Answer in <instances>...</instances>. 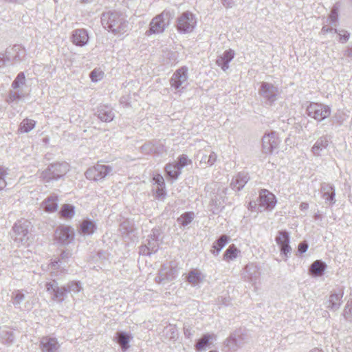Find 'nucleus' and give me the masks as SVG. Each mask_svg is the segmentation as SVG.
Instances as JSON below:
<instances>
[{
    "label": "nucleus",
    "instance_id": "42",
    "mask_svg": "<svg viewBox=\"0 0 352 352\" xmlns=\"http://www.w3.org/2000/svg\"><path fill=\"white\" fill-rule=\"evenodd\" d=\"M239 250L234 245H231L226 250L223 257L225 260H234L237 257Z\"/></svg>",
    "mask_w": 352,
    "mask_h": 352
},
{
    "label": "nucleus",
    "instance_id": "45",
    "mask_svg": "<svg viewBox=\"0 0 352 352\" xmlns=\"http://www.w3.org/2000/svg\"><path fill=\"white\" fill-rule=\"evenodd\" d=\"M338 20V10L336 7H333L330 12L329 18L327 19L326 23L331 25H336Z\"/></svg>",
    "mask_w": 352,
    "mask_h": 352
},
{
    "label": "nucleus",
    "instance_id": "64",
    "mask_svg": "<svg viewBox=\"0 0 352 352\" xmlns=\"http://www.w3.org/2000/svg\"><path fill=\"white\" fill-rule=\"evenodd\" d=\"M309 208V204L306 202H302L300 205V209L301 210H307Z\"/></svg>",
    "mask_w": 352,
    "mask_h": 352
},
{
    "label": "nucleus",
    "instance_id": "60",
    "mask_svg": "<svg viewBox=\"0 0 352 352\" xmlns=\"http://www.w3.org/2000/svg\"><path fill=\"white\" fill-rule=\"evenodd\" d=\"M154 180L155 181V183L157 184V186H164V180L161 175H157L156 177H154Z\"/></svg>",
    "mask_w": 352,
    "mask_h": 352
},
{
    "label": "nucleus",
    "instance_id": "5",
    "mask_svg": "<svg viewBox=\"0 0 352 352\" xmlns=\"http://www.w3.org/2000/svg\"><path fill=\"white\" fill-rule=\"evenodd\" d=\"M31 228V222L28 220H19L12 228L14 240L19 243L25 244L29 239V231Z\"/></svg>",
    "mask_w": 352,
    "mask_h": 352
},
{
    "label": "nucleus",
    "instance_id": "52",
    "mask_svg": "<svg viewBox=\"0 0 352 352\" xmlns=\"http://www.w3.org/2000/svg\"><path fill=\"white\" fill-rule=\"evenodd\" d=\"M104 73L98 69H94L90 73V78L94 82H97L101 80L103 77Z\"/></svg>",
    "mask_w": 352,
    "mask_h": 352
},
{
    "label": "nucleus",
    "instance_id": "51",
    "mask_svg": "<svg viewBox=\"0 0 352 352\" xmlns=\"http://www.w3.org/2000/svg\"><path fill=\"white\" fill-rule=\"evenodd\" d=\"M132 227L130 226L129 221H123L120 225V231L122 234H128L129 232H132Z\"/></svg>",
    "mask_w": 352,
    "mask_h": 352
},
{
    "label": "nucleus",
    "instance_id": "17",
    "mask_svg": "<svg viewBox=\"0 0 352 352\" xmlns=\"http://www.w3.org/2000/svg\"><path fill=\"white\" fill-rule=\"evenodd\" d=\"M276 243L279 245L281 254L285 256V260L289 257L292 248L289 245V235L285 230H280L275 239Z\"/></svg>",
    "mask_w": 352,
    "mask_h": 352
},
{
    "label": "nucleus",
    "instance_id": "59",
    "mask_svg": "<svg viewBox=\"0 0 352 352\" xmlns=\"http://www.w3.org/2000/svg\"><path fill=\"white\" fill-rule=\"evenodd\" d=\"M10 63L8 60H7V54L6 52L0 53V68Z\"/></svg>",
    "mask_w": 352,
    "mask_h": 352
},
{
    "label": "nucleus",
    "instance_id": "35",
    "mask_svg": "<svg viewBox=\"0 0 352 352\" xmlns=\"http://www.w3.org/2000/svg\"><path fill=\"white\" fill-rule=\"evenodd\" d=\"M204 278V276L202 274V273L197 270L193 269L192 270L187 276V280L188 282L191 284L192 285H197L201 282L203 281Z\"/></svg>",
    "mask_w": 352,
    "mask_h": 352
},
{
    "label": "nucleus",
    "instance_id": "31",
    "mask_svg": "<svg viewBox=\"0 0 352 352\" xmlns=\"http://www.w3.org/2000/svg\"><path fill=\"white\" fill-rule=\"evenodd\" d=\"M217 338L214 334H204L200 339H199L195 344V349L201 351L205 350L206 347Z\"/></svg>",
    "mask_w": 352,
    "mask_h": 352
},
{
    "label": "nucleus",
    "instance_id": "19",
    "mask_svg": "<svg viewBox=\"0 0 352 352\" xmlns=\"http://www.w3.org/2000/svg\"><path fill=\"white\" fill-rule=\"evenodd\" d=\"M280 143L276 132H271L263 137L262 146L263 153H271L276 148Z\"/></svg>",
    "mask_w": 352,
    "mask_h": 352
},
{
    "label": "nucleus",
    "instance_id": "43",
    "mask_svg": "<svg viewBox=\"0 0 352 352\" xmlns=\"http://www.w3.org/2000/svg\"><path fill=\"white\" fill-rule=\"evenodd\" d=\"M26 82L25 76L23 72H20L16 76V78L12 82L11 87L13 89H18L22 85H25Z\"/></svg>",
    "mask_w": 352,
    "mask_h": 352
},
{
    "label": "nucleus",
    "instance_id": "18",
    "mask_svg": "<svg viewBox=\"0 0 352 352\" xmlns=\"http://www.w3.org/2000/svg\"><path fill=\"white\" fill-rule=\"evenodd\" d=\"M7 54V60L10 64H14L21 61L25 56V50L20 45H14L11 47H8L6 50Z\"/></svg>",
    "mask_w": 352,
    "mask_h": 352
},
{
    "label": "nucleus",
    "instance_id": "11",
    "mask_svg": "<svg viewBox=\"0 0 352 352\" xmlns=\"http://www.w3.org/2000/svg\"><path fill=\"white\" fill-rule=\"evenodd\" d=\"M179 267L175 262H170L168 265H163L159 272L158 276L155 278L157 283L163 281H172L175 279L179 274Z\"/></svg>",
    "mask_w": 352,
    "mask_h": 352
},
{
    "label": "nucleus",
    "instance_id": "49",
    "mask_svg": "<svg viewBox=\"0 0 352 352\" xmlns=\"http://www.w3.org/2000/svg\"><path fill=\"white\" fill-rule=\"evenodd\" d=\"M7 175V168L0 166V190L3 189L7 185L5 179V177Z\"/></svg>",
    "mask_w": 352,
    "mask_h": 352
},
{
    "label": "nucleus",
    "instance_id": "55",
    "mask_svg": "<svg viewBox=\"0 0 352 352\" xmlns=\"http://www.w3.org/2000/svg\"><path fill=\"white\" fill-rule=\"evenodd\" d=\"M258 201H251L248 204V209L251 211L261 212L260 211V205L258 203Z\"/></svg>",
    "mask_w": 352,
    "mask_h": 352
},
{
    "label": "nucleus",
    "instance_id": "27",
    "mask_svg": "<svg viewBox=\"0 0 352 352\" xmlns=\"http://www.w3.org/2000/svg\"><path fill=\"white\" fill-rule=\"evenodd\" d=\"M322 193V197L325 199V202H329L330 205H333L336 202L335 199V189L334 187L327 183H322L320 187Z\"/></svg>",
    "mask_w": 352,
    "mask_h": 352
},
{
    "label": "nucleus",
    "instance_id": "24",
    "mask_svg": "<svg viewBox=\"0 0 352 352\" xmlns=\"http://www.w3.org/2000/svg\"><path fill=\"white\" fill-rule=\"evenodd\" d=\"M40 349L42 352H56L59 344L55 338L43 337L40 341Z\"/></svg>",
    "mask_w": 352,
    "mask_h": 352
},
{
    "label": "nucleus",
    "instance_id": "38",
    "mask_svg": "<svg viewBox=\"0 0 352 352\" xmlns=\"http://www.w3.org/2000/svg\"><path fill=\"white\" fill-rule=\"evenodd\" d=\"M11 298L14 306L20 308L21 303L25 300V294L23 290H16L12 293Z\"/></svg>",
    "mask_w": 352,
    "mask_h": 352
},
{
    "label": "nucleus",
    "instance_id": "41",
    "mask_svg": "<svg viewBox=\"0 0 352 352\" xmlns=\"http://www.w3.org/2000/svg\"><path fill=\"white\" fill-rule=\"evenodd\" d=\"M23 97L24 94L22 93V91H19V89L11 90L8 94L7 102L8 103L18 102L20 100H21Z\"/></svg>",
    "mask_w": 352,
    "mask_h": 352
},
{
    "label": "nucleus",
    "instance_id": "47",
    "mask_svg": "<svg viewBox=\"0 0 352 352\" xmlns=\"http://www.w3.org/2000/svg\"><path fill=\"white\" fill-rule=\"evenodd\" d=\"M193 217V212H185L178 219V221H179L182 226H186L191 223Z\"/></svg>",
    "mask_w": 352,
    "mask_h": 352
},
{
    "label": "nucleus",
    "instance_id": "2",
    "mask_svg": "<svg viewBox=\"0 0 352 352\" xmlns=\"http://www.w3.org/2000/svg\"><path fill=\"white\" fill-rule=\"evenodd\" d=\"M170 12L163 11L161 14L155 16L151 21L149 30L146 32V36L153 34H160L164 32L170 23Z\"/></svg>",
    "mask_w": 352,
    "mask_h": 352
},
{
    "label": "nucleus",
    "instance_id": "8",
    "mask_svg": "<svg viewBox=\"0 0 352 352\" xmlns=\"http://www.w3.org/2000/svg\"><path fill=\"white\" fill-rule=\"evenodd\" d=\"M307 115L318 121H322L331 114V108L328 105L311 102L307 108Z\"/></svg>",
    "mask_w": 352,
    "mask_h": 352
},
{
    "label": "nucleus",
    "instance_id": "23",
    "mask_svg": "<svg viewBox=\"0 0 352 352\" xmlns=\"http://www.w3.org/2000/svg\"><path fill=\"white\" fill-rule=\"evenodd\" d=\"M72 41L76 46H85L89 41L87 31L83 28L74 30L72 34Z\"/></svg>",
    "mask_w": 352,
    "mask_h": 352
},
{
    "label": "nucleus",
    "instance_id": "21",
    "mask_svg": "<svg viewBox=\"0 0 352 352\" xmlns=\"http://www.w3.org/2000/svg\"><path fill=\"white\" fill-rule=\"evenodd\" d=\"M245 278L252 285L256 284L260 278L261 272L258 267L253 263L248 264L245 269Z\"/></svg>",
    "mask_w": 352,
    "mask_h": 352
},
{
    "label": "nucleus",
    "instance_id": "57",
    "mask_svg": "<svg viewBox=\"0 0 352 352\" xmlns=\"http://www.w3.org/2000/svg\"><path fill=\"white\" fill-rule=\"evenodd\" d=\"M141 151L144 153L148 154L154 151V147L151 143H146L141 146Z\"/></svg>",
    "mask_w": 352,
    "mask_h": 352
},
{
    "label": "nucleus",
    "instance_id": "13",
    "mask_svg": "<svg viewBox=\"0 0 352 352\" xmlns=\"http://www.w3.org/2000/svg\"><path fill=\"white\" fill-rule=\"evenodd\" d=\"M111 171L112 168L110 166L98 164L86 170L85 177L90 180L98 181L104 179Z\"/></svg>",
    "mask_w": 352,
    "mask_h": 352
},
{
    "label": "nucleus",
    "instance_id": "7",
    "mask_svg": "<svg viewBox=\"0 0 352 352\" xmlns=\"http://www.w3.org/2000/svg\"><path fill=\"white\" fill-rule=\"evenodd\" d=\"M246 342L245 335L241 329L232 333L224 342V351L226 352H236Z\"/></svg>",
    "mask_w": 352,
    "mask_h": 352
},
{
    "label": "nucleus",
    "instance_id": "1",
    "mask_svg": "<svg viewBox=\"0 0 352 352\" xmlns=\"http://www.w3.org/2000/svg\"><path fill=\"white\" fill-rule=\"evenodd\" d=\"M100 19L104 28L114 34H123L128 30L127 20L118 12H104L102 14Z\"/></svg>",
    "mask_w": 352,
    "mask_h": 352
},
{
    "label": "nucleus",
    "instance_id": "14",
    "mask_svg": "<svg viewBox=\"0 0 352 352\" xmlns=\"http://www.w3.org/2000/svg\"><path fill=\"white\" fill-rule=\"evenodd\" d=\"M46 290L52 295V299L58 302L64 301L67 294V288L65 286L59 287L56 280L47 283L45 285Z\"/></svg>",
    "mask_w": 352,
    "mask_h": 352
},
{
    "label": "nucleus",
    "instance_id": "29",
    "mask_svg": "<svg viewBox=\"0 0 352 352\" xmlns=\"http://www.w3.org/2000/svg\"><path fill=\"white\" fill-rule=\"evenodd\" d=\"M329 140L327 136L319 138L311 147V153L316 157L322 155V153L327 148Z\"/></svg>",
    "mask_w": 352,
    "mask_h": 352
},
{
    "label": "nucleus",
    "instance_id": "22",
    "mask_svg": "<svg viewBox=\"0 0 352 352\" xmlns=\"http://www.w3.org/2000/svg\"><path fill=\"white\" fill-rule=\"evenodd\" d=\"M249 174L245 171L239 172L236 176L233 177L230 183V187L232 190L240 191L250 180Z\"/></svg>",
    "mask_w": 352,
    "mask_h": 352
},
{
    "label": "nucleus",
    "instance_id": "50",
    "mask_svg": "<svg viewBox=\"0 0 352 352\" xmlns=\"http://www.w3.org/2000/svg\"><path fill=\"white\" fill-rule=\"evenodd\" d=\"M71 256V254L69 252L64 250L61 252L60 258L58 261H54L52 263V267H56L58 263H62L63 261H66Z\"/></svg>",
    "mask_w": 352,
    "mask_h": 352
},
{
    "label": "nucleus",
    "instance_id": "34",
    "mask_svg": "<svg viewBox=\"0 0 352 352\" xmlns=\"http://www.w3.org/2000/svg\"><path fill=\"white\" fill-rule=\"evenodd\" d=\"M130 336L124 332L118 331L116 333V340L118 344L120 346L123 351H126L129 348Z\"/></svg>",
    "mask_w": 352,
    "mask_h": 352
},
{
    "label": "nucleus",
    "instance_id": "36",
    "mask_svg": "<svg viewBox=\"0 0 352 352\" xmlns=\"http://www.w3.org/2000/svg\"><path fill=\"white\" fill-rule=\"evenodd\" d=\"M229 237L223 234L219 236V238L213 243L212 248L214 249L213 251V254L217 255L221 249L224 248V246L228 243Z\"/></svg>",
    "mask_w": 352,
    "mask_h": 352
},
{
    "label": "nucleus",
    "instance_id": "10",
    "mask_svg": "<svg viewBox=\"0 0 352 352\" xmlns=\"http://www.w3.org/2000/svg\"><path fill=\"white\" fill-rule=\"evenodd\" d=\"M196 24L197 21L195 15L186 11L177 18V29L182 33H190L192 32Z\"/></svg>",
    "mask_w": 352,
    "mask_h": 352
},
{
    "label": "nucleus",
    "instance_id": "30",
    "mask_svg": "<svg viewBox=\"0 0 352 352\" xmlns=\"http://www.w3.org/2000/svg\"><path fill=\"white\" fill-rule=\"evenodd\" d=\"M58 205V198L56 195H52L47 197L42 203L43 209L46 212H53L57 210Z\"/></svg>",
    "mask_w": 352,
    "mask_h": 352
},
{
    "label": "nucleus",
    "instance_id": "62",
    "mask_svg": "<svg viewBox=\"0 0 352 352\" xmlns=\"http://www.w3.org/2000/svg\"><path fill=\"white\" fill-rule=\"evenodd\" d=\"M344 56L349 59V61L352 60V46L349 47L344 52Z\"/></svg>",
    "mask_w": 352,
    "mask_h": 352
},
{
    "label": "nucleus",
    "instance_id": "46",
    "mask_svg": "<svg viewBox=\"0 0 352 352\" xmlns=\"http://www.w3.org/2000/svg\"><path fill=\"white\" fill-rule=\"evenodd\" d=\"M342 315L346 320H352V298L348 300L344 307Z\"/></svg>",
    "mask_w": 352,
    "mask_h": 352
},
{
    "label": "nucleus",
    "instance_id": "20",
    "mask_svg": "<svg viewBox=\"0 0 352 352\" xmlns=\"http://www.w3.org/2000/svg\"><path fill=\"white\" fill-rule=\"evenodd\" d=\"M343 296L342 288L332 292L329 299L325 302L326 307L334 311L338 310L342 305Z\"/></svg>",
    "mask_w": 352,
    "mask_h": 352
},
{
    "label": "nucleus",
    "instance_id": "39",
    "mask_svg": "<svg viewBox=\"0 0 352 352\" xmlns=\"http://www.w3.org/2000/svg\"><path fill=\"white\" fill-rule=\"evenodd\" d=\"M36 122L33 120L25 118L21 122L19 132L21 133H28L35 126Z\"/></svg>",
    "mask_w": 352,
    "mask_h": 352
},
{
    "label": "nucleus",
    "instance_id": "44",
    "mask_svg": "<svg viewBox=\"0 0 352 352\" xmlns=\"http://www.w3.org/2000/svg\"><path fill=\"white\" fill-rule=\"evenodd\" d=\"M67 293L76 294L82 289L81 283L80 281H71L65 285Z\"/></svg>",
    "mask_w": 352,
    "mask_h": 352
},
{
    "label": "nucleus",
    "instance_id": "37",
    "mask_svg": "<svg viewBox=\"0 0 352 352\" xmlns=\"http://www.w3.org/2000/svg\"><path fill=\"white\" fill-rule=\"evenodd\" d=\"M165 171L170 179H177L179 175L181 174V170L178 168L175 164H166L165 167Z\"/></svg>",
    "mask_w": 352,
    "mask_h": 352
},
{
    "label": "nucleus",
    "instance_id": "9",
    "mask_svg": "<svg viewBox=\"0 0 352 352\" xmlns=\"http://www.w3.org/2000/svg\"><path fill=\"white\" fill-rule=\"evenodd\" d=\"M258 94L266 105L272 106L277 100L278 89L271 83L262 82Z\"/></svg>",
    "mask_w": 352,
    "mask_h": 352
},
{
    "label": "nucleus",
    "instance_id": "54",
    "mask_svg": "<svg viewBox=\"0 0 352 352\" xmlns=\"http://www.w3.org/2000/svg\"><path fill=\"white\" fill-rule=\"evenodd\" d=\"M333 25H329V23L323 25L320 32V35H325L326 34L330 32V33H334V30L336 28H333L332 27Z\"/></svg>",
    "mask_w": 352,
    "mask_h": 352
},
{
    "label": "nucleus",
    "instance_id": "53",
    "mask_svg": "<svg viewBox=\"0 0 352 352\" xmlns=\"http://www.w3.org/2000/svg\"><path fill=\"white\" fill-rule=\"evenodd\" d=\"M188 159L187 155H182L179 157L178 161L175 164L177 166L178 168L182 170L184 166L188 164Z\"/></svg>",
    "mask_w": 352,
    "mask_h": 352
},
{
    "label": "nucleus",
    "instance_id": "32",
    "mask_svg": "<svg viewBox=\"0 0 352 352\" xmlns=\"http://www.w3.org/2000/svg\"><path fill=\"white\" fill-rule=\"evenodd\" d=\"M96 230V225L94 221L89 219H84L80 224L79 232L83 235H91Z\"/></svg>",
    "mask_w": 352,
    "mask_h": 352
},
{
    "label": "nucleus",
    "instance_id": "48",
    "mask_svg": "<svg viewBox=\"0 0 352 352\" xmlns=\"http://www.w3.org/2000/svg\"><path fill=\"white\" fill-rule=\"evenodd\" d=\"M334 34H338V39L340 43H346L350 36V34L344 30H334Z\"/></svg>",
    "mask_w": 352,
    "mask_h": 352
},
{
    "label": "nucleus",
    "instance_id": "63",
    "mask_svg": "<svg viewBox=\"0 0 352 352\" xmlns=\"http://www.w3.org/2000/svg\"><path fill=\"white\" fill-rule=\"evenodd\" d=\"M184 333L187 338H191L192 336V332L189 327H185L184 328Z\"/></svg>",
    "mask_w": 352,
    "mask_h": 352
},
{
    "label": "nucleus",
    "instance_id": "25",
    "mask_svg": "<svg viewBox=\"0 0 352 352\" xmlns=\"http://www.w3.org/2000/svg\"><path fill=\"white\" fill-rule=\"evenodd\" d=\"M96 116L102 122H109L114 118V113L112 109L107 105H100L98 107Z\"/></svg>",
    "mask_w": 352,
    "mask_h": 352
},
{
    "label": "nucleus",
    "instance_id": "58",
    "mask_svg": "<svg viewBox=\"0 0 352 352\" xmlns=\"http://www.w3.org/2000/svg\"><path fill=\"white\" fill-rule=\"evenodd\" d=\"M307 249H308V243H307V241H304L302 242H300L298 244V251L300 254H303V253L306 252Z\"/></svg>",
    "mask_w": 352,
    "mask_h": 352
},
{
    "label": "nucleus",
    "instance_id": "3",
    "mask_svg": "<svg viewBox=\"0 0 352 352\" xmlns=\"http://www.w3.org/2000/svg\"><path fill=\"white\" fill-rule=\"evenodd\" d=\"M69 168V166L67 162L51 164L42 173V177L47 182L58 180L67 173Z\"/></svg>",
    "mask_w": 352,
    "mask_h": 352
},
{
    "label": "nucleus",
    "instance_id": "12",
    "mask_svg": "<svg viewBox=\"0 0 352 352\" xmlns=\"http://www.w3.org/2000/svg\"><path fill=\"white\" fill-rule=\"evenodd\" d=\"M74 239V229L67 226L58 227L54 232V240L62 245H66L72 243Z\"/></svg>",
    "mask_w": 352,
    "mask_h": 352
},
{
    "label": "nucleus",
    "instance_id": "16",
    "mask_svg": "<svg viewBox=\"0 0 352 352\" xmlns=\"http://www.w3.org/2000/svg\"><path fill=\"white\" fill-rule=\"evenodd\" d=\"M260 211L272 210L276 206V199L274 194L266 189L260 191L258 198Z\"/></svg>",
    "mask_w": 352,
    "mask_h": 352
},
{
    "label": "nucleus",
    "instance_id": "6",
    "mask_svg": "<svg viewBox=\"0 0 352 352\" xmlns=\"http://www.w3.org/2000/svg\"><path fill=\"white\" fill-rule=\"evenodd\" d=\"M161 232L159 228H153L148 236L146 243L140 248V254L142 255H151L155 253L159 248V237Z\"/></svg>",
    "mask_w": 352,
    "mask_h": 352
},
{
    "label": "nucleus",
    "instance_id": "28",
    "mask_svg": "<svg viewBox=\"0 0 352 352\" xmlns=\"http://www.w3.org/2000/svg\"><path fill=\"white\" fill-rule=\"evenodd\" d=\"M197 157L199 159L201 164L212 166L216 162L217 155L214 152L210 151H199Z\"/></svg>",
    "mask_w": 352,
    "mask_h": 352
},
{
    "label": "nucleus",
    "instance_id": "15",
    "mask_svg": "<svg viewBox=\"0 0 352 352\" xmlns=\"http://www.w3.org/2000/svg\"><path fill=\"white\" fill-rule=\"evenodd\" d=\"M227 188L221 186L215 185L213 191L210 194V206L214 208L213 212L223 208Z\"/></svg>",
    "mask_w": 352,
    "mask_h": 352
},
{
    "label": "nucleus",
    "instance_id": "61",
    "mask_svg": "<svg viewBox=\"0 0 352 352\" xmlns=\"http://www.w3.org/2000/svg\"><path fill=\"white\" fill-rule=\"evenodd\" d=\"M221 3L226 8H231L234 3L233 0H221Z\"/></svg>",
    "mask_w": 352,
    "mask_h": 352
},
{
    "label": "nucleus",
    "instance_id": "56",
    "mask_svg": "<svg viewBox=\"0 0 352 352\" xmlns=\"http://www.w3.org/2000/svg\"><path fill=\"white\" fill-rule=\"evenodd\" d=\"M164 187L157 186V188L155 190V196L157 199H164L165 197V191L164 190Z\"/></svg>",
    "mask_w": 352,
    "mask_h": 352
},
{
    "label": "nucleus",
    "instance_id": "33",
    "mask_svg": "<svg viewBox=\"0 0 352 352\" xmlns=\"http://www.w3.org/2000/svg\"><path fill=\"white\" fill-rule=\"evenodd\" d=\"M326 264L321 260L315 261L309 267V272L313 276H318L323 274L325 269Z\"/></svg>",
    "mask_w": 352,
    "mask_h": 352
},
{
    "label": "nucleus",
    "instance_id": "40",
    "mask_svg": "<svg viewBox=\"0 0 352 352\" xmlns=\"http://www.w3.org/2000/svg\"><path fill=\"white\" fill-rule=\"evenodd\" d=\"M59 213L61 217L65 219H70L74 216L75 208L74 206L69 204H63Z\"/></svg>",
    "mask_w": 352,
    "mask_h": 352
},
{
    "label": "nucleus",
    "instance_id": "4",
    "mask_svg": "<svg viewBox=\"0 0 352 352\" xmlns=\"http://www.w3.org/2000/svg\"><path fill=\"white\" fill-rule=\"evenodd\" d=\"M188 67L183 66L177 69L169 80L170 89L175 92H182L188 86Z\"/></svg>",
    "mask_w": 352,
    "mask_h": 352
},
{
    "label": "nucleus",
    "instance_id": "26",
    "mask_svg": "<svg viewBox=\"0 0 352 352\" xmlns=\"http://www.w3.org/2000/svg\"><path fill=\"white\" fill-rule=\"evenodd\" d=\"M234 52L232 50H226L223 54L217 57L216 63L223 71L229 68V63L234 58Z\"/></svg>",
    "mask_w": 352,
    "mask_h": 352
}]
</instances>
